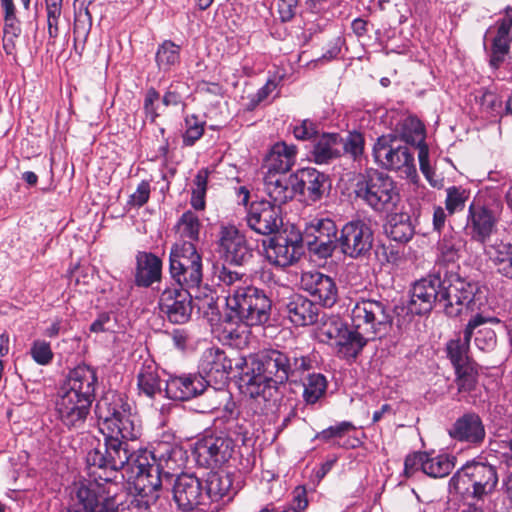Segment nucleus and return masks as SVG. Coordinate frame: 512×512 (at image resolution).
<instances>
[{"instance_id": "1", "label": "nucleus", "mask_w": 512, "mask_h": 512, "mask_svg": "<svg viewBox=\"0 0 512 512\" xmlns=\"http://www.w3.org/2000/svg\"><path fill=\"white\" fill-rule=\"evenodd\" d=\"M310 355L298 349L266 348L250 355L239 377L240 391L252 399L271 400L287 382L313 369Z\"/></svg>"}, {"instance_id": "2", "label": "nucleus", "mask_w": 512, "mask_h": 512, "mask_svg": "<svg viewBox=\"0 0 512 512\" xmlns=\"http://www.w3.org/2000/svg\"><path fill=\"white\" fill-rule=\"evenodd\" d=\"M479 292L477 282L449 267L439 266L414 283L408 309L412 314L424 315L438 306L447 316L457 317L464 310L475 309Z\"/></svg>"}, {"instance_id": "3", "label": "nucleus", "mask_w": 512, "mask_h": 512, "mask_svg": "<svg viewBox=\"0 0 512 512\" xmlns=\"http://www.w3.org/2000/svg\"><path fill=\"white\" fill-rule=\"evenodd\" d=\"M97 387L96 368L80 364L68 372L55 403L58 419L65 427L79 429L84 426Z\"/></svg>"}, {"instance_id": "4", "label": "nucleus", "mask_w": 512, "mask_h": 512, "mask_svg": "<svg viewBox=\"0 0 512 512\" xmlns=\"http://www.w3.org/2000/svg\"><path fill=\"white\" fill-rule=\"evenodd\" d=\"M181 453L180 449L167 448L165 453L158 457L154 452H143L138 455L132 463L131 472L134 474L133 486L141 497L144 506L139 507V512H152L150 503L159 498V493L164 481L171 482L174 469L177 463L176 456Z\"/></svg>"}, {"instance_id": "5", "label": "nucleus", "mask_w": 512, "mask_h": 512, "mask_svg": "<svg viewBox=\"0 0 512 512\" xmlns=\"http://www.w3.org/2000/svg\"><path fill=\"white\" fill-rule=\"evenodd\" d=\"M95 414L101 433L120 435L128 440H136L141 434L137 417L132 413V406L124 393L106 391L96 402Z\"/></svg>"}, {"instance_id": "6", "label": "nucleus", "mask_w": 512, "mask_h": 512, "mask_svg": "<svg viewBox=\"0 0 512 512\" xmlns=\"http://www.w3.org/2000/svg\"><path fill=\"white\" fill-rule=\"evenodd\" d=\"M226 306L228 313L223 319L225 324L261 326L271 317V299L265 290L253 285L237 287L226 298Z\"/></svg>"}, {"instance_id": "7", "label": "nucleus", "mask_w": 512, "mask_h": 512, "mask_svg": "<svg viewBox=\"0 0 512 512\" xmlns=\"http://www.w3.org/2000/svg\"><path fill=\"white\" fill-rule=\"evenodd\" d=\"M502 211V201L492 196H477L468 206L464 233L471 242L481 245L484 253L487 246H493L491 238L497 233Z\"/></svg>"}, {"instance_id": "8", "label": "nucleus", "mask_w": 512, "mask_h": 512, "mask_svg": "<svg viewBox=\"0 0 512 512\" xmlns=\"http://www.w3.org/2000/svg\"><path fill=\"white\" fill-rule=\"evenodd\" d=\"M94 479L74 481L68 488L69 497L65 512H115L118 508L115 484Z\"/></svg>"}, {"instance_id": "9", "label": "nucleus", "mask_w": 512, "mask_h": 512, "mask_svg": "<svg viewBox=\"0 0 512 512\" xmlns=\"http://www.w3.org/2000/svg\"><path fill=\"white\" fill-rule=\"evenodd\" d=\"M354 193L356 198L380 213L394 211L401 200L393 178L377 169H367L359 175Z\"/></svg>"}, {"instance_id": "10", "label": "nucleus", "mask_w": 512, "mask_h": 512, "mask_svg": "<svg viewBox=\"0 0 512 512\" xmlns=\"http://www.w3.org/2000/svg\"><path fill=\"white\" fill-rule=\"evenodd\" d=\"M104 435V443L91 449L86 456L89 475L99 480L112 483L116 473L129 463L132 455L128 449V439L120 435Z\"/></svg>"}, {"instance_id": "11", "label": "nucleus", "mask_w": 512, "mask_h": 512, "mask_svg": "<svg viewBox=\"0 0 512 512\" xmlns=\"http://www.w3.org/2000/svg\"><path fill=\"white\" fill-rule=\"evenodd\" d=\"M451 482L458 492L476 503L496 490L498 473L496 467L489 463L472 461L463 465L453 475Z\"/></svg>"}, {"instance_id": "12", "label": "nucleus", "mask_w": 512, "mask_h": 512, "mask_svg": "<svg viewBox=\"0 0 512 512\" xmlns=\"http://www.w3.org/2000/svg\"><path fill=\"white\" fill-rule=\"evenodd\" d=\"M351 322L376 340L390 331L393 315L387 300L361 297L351 309Z\"/></svg>"}, {"instance_id": "13", "label": "nucleus", "mask_w": 512, "mask_h": 512, "mask_svg": "<svg viewBox=\"0 0 512 512\" xmlns=\"http://www.w3.org/2000/svg\"><path fill=\"white\" fill-rule=\"evenodd\" d=\"M169 273L175 285L198 288L203 280L202 256L194 243H174L169 253Z\"/></svg>"}, {"instance_id": "14", "label": "nucleus", "mask_w": 512, "mask_h": 512, "mask_svg": "<svg viewBox=\"0 0 512 512\" xmlns=\"http://www.w3.org/2000/svg\"><path fill=\"white\" fill-rule=\"evenodd\" d=\"M375 162L382 168L400 171L406 177L416 176L414 152L407 145H401L397 135L380 136L373 147Z\"/></svg>"}, {"instance_id": "15", "label": "nucleus", "mask_w": 512, "mask_h": 512, "mask_svg": "<svg viewBox=\"0 0 512 512\" xmlns=\"http://www.w3.org/2000/svg\"><path fill=\"white\" fill-rule=\"evenodd\" d=\"M338 229L330 218H314L305 224L301 235L302 244L319 258L331 257L338 246Z\"/></svg>"}, {"instance_id": "16", "label": "nucleus", "mask_w": 512, "mask_h": 512, "mask_svg": "<svg viewBox=\"0 0 512 512\" xmlns=\"http://www.w3.org/2000/svg\"><path fill=\"white\" fill-rule=\"evenodd\" d=\"M170 483L172 484V499L178 510L191 512L200 509L201 506H206L204 482L195 473L181 472L178 475H173ZM201 510L203 509L201 508Z\"/></svg>"}, {"instance_id": "17", "label": "nucleus", "mask_w": 512, "mask_h": 512, "mask_svg": "<svg viewBox=\"0 0 512 512\" xmlns=\"http://www.w3.org/2000/svg\"><path fill=\"white\" fill-rule=\"evenodd\" d=\"M217 252L220 258L229 265L244 266L254 255V250L235 226H221L217 239Z\"/></svg>"}, {"instance_id": "18", "label": "nucleus", "mask_w": 512, "mask_h": 512, "mask_svg": "<svg viewBox=\"0 0 512 512\" xmlns=\"http://www.w3.org/2000/svg\"><path fill=\"white\" fill-rule=\"evenodd\" d=\"M189 289L173 284L161 291L158 307L170 323L181 325L191 319L193 299Z\"/></svg>"}, {"instance_id": "19", "label": "nucleus", "mask_w": 512, "mask_h": 512, "mask_svg": "<svg viewBox=\"0 0 512 512\" xmlns=\"http://www.w3.org/2000/svg\"><path fill=\"white\" fill-rule=\"evenodd\" d=\"M373 245V231L363 220H351L340 230L338 246L347 257L357 259L369 254Z\"/></svg>"}, {"instance_id": "20", "label": "nucleus", "mask_w": 512, "mask_h": 512, "mask_svg": "<svg viewBox=\"0 0 512 512\" xmlns=\"http://www.w3.org/2000/svg\"><path fill=\"white\" fill-rule=\"evenodd\" d=\"M247 226L257 234H276L283 224L281 208L268 200L253 201L246 213Z\"/></svg>"}, {"instance_id": "21", "label": "nucleus", "mask_w": 512, "mask_h": 512, "mask_svg": "<svg viewBox=\"0 0 512 512\" xmlns=\"http://www.w3.org/2000/svg\"><path fill=\"white\" fill-rule=\"evenodd\" d=\"M303 254V244L300 233L277 234L271 237L265 245L267 260L279 267H287L298 261Z\"/></svg>"}, {"instance_id": "22", "label": "nucleus", "mask_w": 512, "mask_h": 512, "mask_svg": "<svg viewBox=\"0 0 512 512\" xmlns=\"http://www.w3.org/2000/svg\"><path fill=\"white\" fill-rule=\"evenodd\" d=\"M300 286L323 307L331 308L338 299V287L335 280L319 271L304 272Z\"/></svg>"}, {"instance_id": "23", "label": "nucleus", "mask_w": 512, "mask_h": 512, "mask_svg": "<svg viewBox=\"0 0 512 512\" xmlns=\"http://www.w3.org/2000/svg\"><path fill=\"white\" fill-rule=\"evenodd\" d=\"M292 181L295 194L310 202L319 201L330 186L328 175L313 167L298 169L292 173Z\"/></svg>"}, {"instance_id": "24", "label": "nucleus", "mask_w": 512, "mask_h": 512, "mask_svg": "<svg viewBox=\"0 0 512 512\" xmlns=\"http://www.w3.org/2000/svg\"><path fill=\"white\" fill-rule=\"evenodd\" d=\"M483 318L481 314H476L466 324L463 331V337L451 339L446 344V354L454 369L475 364V361L469 356L470 342L474 330L483 325Z\"/></svg>"}, {"instance_id": "25", "label": "nucleus", "mask_w": 512, "mask_h": 512, "mask_svg": "<svg viewBox=\"0 0 512 512\" xmlns=\"http://www.w3.org/2000/svg\"><path fill=\"white\" fill-rule=\"evenodd\" d=\"M163 262L152 252L138 251L135 257L133 283L139 288H150L162 280Z\"/></svg>"}, {"instance_id": "26", "label": "nucleus", "mask_w": 512, "mask_h": 512, "mask_svg": "<svg viewBox=\"0 0 512 512\" xmlns=\"http://www.w3.org/2000/svg\"><path fill=\"white\" fill-rule=\"evenodd\" d=\"M199 370L205 375V381L224 382L232 371V361L218 347L206 349L200 358Z\"/></svg>"}, {"instance_id": "27", "label": "nucleus", "mask_w": 512, "mask_h": 512, "mask_svg": "<svg viewBox=\"0 0 512 512\" xmlns=\"http://www.w3.org/2000/svg\"><path fill=\"white\" fill-rule=\"evenodd\" d=\"M496 33L491 42L489 65L499 69L510 53L512 44V17L505 15L495 23Z\"/></svg>"}, {"instance_id": "28", "label": "nucleus", "mask_w": 512, "mask_h": 512, "mask_svg": "<svg viewBox=\"0 0 512 512\" xmlns=\"http://www.w3.org/2000/svg\"><path fill=\"white\" fill-rule=\"evenodd\" d=\"M449 435L457 441L478 446L483 443L486 431L481 417L475 412H468L455 421Z\"/></svg>"}, {"instance_id": "29", "label": "nucleus", "mask_w": 512, "mask_h": 512, "mask_svg": "<svg viewBox=\"0 0 512 512\" xmlns=\"http://www.w3.org/2000/svg\"><path fill=\"white\" fill-rule=\"evenodd\" d=\"M285 313L295 326L304 327L317 323L320 309L316 303L301 294H293L284 304Z\"/></svg>"}, {"instance_id": "30", "label": "nucleus", "mask_w": 512, "mask_h": 512, "mask_svg": "<svg viewBox=\"0 0 512 512\" xmlns=\"http://www.w3.org/2000/svg\"><path fill=\"white\" fill-rule=\"evenodd\" d=\"M205 378L201 375L170 376L166 381L165 393L169 399L186 401L205 390Z\"/></svg>"}, {"instance_id": "31", "label": "nucleus", "mask_w": 512, "mask_h": 512, "mask_svg": "<svg viewBox=\"0 0 512 512\" xmlns=\"http://www.w3.org/2000/svg\"><path fill=\"white\" fill-rule=\"evenodd\" d=\"M263 189L272 204H277L280 208L296 195L292 174L287 175V173L265 172Z\"/></svg>"}, {"instance_id": "32", "label": "nucleus", "mask_w": 512, "mask_h": 512, "mask_svg": "<svg viewBox=\"0 0 512 512\" xmlns=\"http://www.w3.org/2000/svg\"><path fill=\"white\" fill-rule=\"evenodd\" d=\"M370 341L374 339L364 334L358 326L348 328L346 325L335 345L339 355L347 360H355Z\"/></svg>"}, {"instance_id": "33", "label": "nucleus", "mask_w": 512, "mask_h": 512, "mask_svg": "<svg viewBox=\"0 0 512 512\" xmlns=\"http://www.w3.org/2000/svg\"><path fill=\"white\" fill-rule=\"evenodd\" d=\"M297 146L284 141L275 143L265 159L266 172L287 173L296 162Z\"/></svg>"}, {"instance_id": "34", "label": "nucleus", "mask_w": 512, "mask_h": 512, "mask_svg": "<svg viewBox=\"0 0 512 512\" xmlns=\"http://www.w3.org/2000/svg\"><path fill=\"white\" fill-rule=\"evenodd\" d=\"M204 482L206 505L209 501H219L224 497L231 500L238 489L233 487V475L224 472H209Z\"/></svg>"}, {"instance_id": "35", "label": "nucleus", "mask_w": 512, "mask_h": 512, "mask_svg": "<svg viewBox=\"0 0 512 512\" xmlns=\"http://www.w3.org/2000/svg\"><path fill=\"white\" fill-rule=\"evenodd\" d=\"M342 136L339 133H323L315 139L311 155L316 164H328L342 156Z\"/></svg>"}, {"instance_id": "36", "label": "nucleus", "mask_w": 512, "mask_h": 512, "mask_svg": "<svg viewBox=\"0 0 512 512\" xmlns=\"http://www.w3.org/2000/svg\"><path fill=\"white\" fill-rule=\"evenodd\" d=\"M465 245L463 238L455 231L445 233L437 243V260L434 269L439 266L448 267L454 265L460 258V253Z\"/></svg>"}, {"instance_id": "37", "label": "nucleus", "mask_w": 512, "mask_h": 512, "mask_svg": "<svg viewBox=\"0 0 512 512\" xmlns=\"http://www.w3.org/2000/svg\"><path fill=\"white\" fill-rule=\"evenodd\" d=\"M235 441L231 436H215L204 439L200 446L202 454L207 455L215 465L227 462L235 451Z\"/></svg>"}, {"instance_id": "38", "label": "nucleus", "mask_w": 512, "mask_h": 512, "mask_svg": "<svg viewBox=\"0 0 512 512\" xmlns=\"http://www.w3.org/2000/svg\"><path fill=\"white\" fill-rule=\"evenodd\" d=\"M484 254L499 275L512 281V243L497 240L493 246H487Z\"/></svg>"}, {"instance_id": "39", "label": "nucleus", "mask_w": 512, "mask_h": 512, "mask_svg": "<svg viewBox=\"0 0 512 512\" xmlns=\"http://www.w3.org/2000/svg\"><path fill=\"white\" fill-rule=\"evenodd\" d=\"M399 142H405L404 145H411L415 149L421 145H427L425 142L426 130L424 124L415 116H408L403 119L397 127Z\"/></svg>"}, {"instance_id": "40", "label": "nucleus", "mask_w": 512, "mask_h": 512, "mask_svg": "<svg viewBox=\"0 0 512 512\" xmlns=\"http://www.w3.org/2000/svg\"><path fill=\"white\" fill-rule=\"evenodd\" d=\"M387 235L394 241L407 243L414 236L415 230L407 213H394L385 226Z\"/></svg>"}, {"instance_id": "41", "label": "nucleus", "mask_w": 512, "mask_h": 512, "mask_svg": "<svg viewBox=\"0 0 512 512\" xmlns=\"http://www.w3.org/2000/svg\"><path fill=\"white\" fill-rule=\"evenodd\" d=\"M92 28V15L88 7L80 8L74 13L73 34L74 49L81 55Z\"/></svg>"}, {"instance_id": "42", "label": "nucleus", "mask_w": 512, "mask_h": 512, "mask_svg": "<svg viewBox=\"0 0 512 512\" xmlns=\"http://www.w3.org/2000/svg\"><path fill=\"white\" fill-rule=\"evenodd\" d=\"M328 387L326 377L321 373H310L303 381V401L306 405H315L325 397Z\"/></svg>"}, {"instance_id": "43", "label": "nucleus", "mask_w": 512, "mask_h": 512, "mask_svg": "<svg viewBox=\"0 0 512 512\" xmlns=\"http://www.w3.org/2000/svg\"><path fill=\"white\" fill-rule=\"evenodd\" d=\"M137 386L140 393L151 399L161 393V380L154 364H143L137 375Z\"/></svg>"}, {"instance_id": "44", "label": "nucleus", "mask_w": 512, "mask_h": 512, "mask_svg": "<svg viewBox=\"0 0 512 512\" xmlns=\"http://www.w3.org/2000/svg\"><path fill=\"white\" fill-rule=\"evenodd\" d=\"M180 46L171 40H165L158 46L155 61L160 70L169 71L180 62Z\"/></svg>"}, {"instance_id": "45", "label": "nucleus", "mask_w": 512, "mask_h": 512, "mask_svg": "<svg viewBox=\"0 0 512 512\" xmlns=\"http://www.w3.org/2000/svg\"><path fill=\"white\" fill-rule=\"evenodd\" d=\"M454 459V457H450L447 454L430 457L426 453L424 474L432 478H443L449 475L454 468Z\"/></svg>"}, {"instance_id": "46", "label": "nucleus", "mask_w": 512, "mask_h": 512, "mask_svg": "<svg viewBox=\"0 0 512 512\" xmlns=\"http://www.w3.org/2000/svg\"><path fill=\"white\" fill-rule=\"evenodd\" d=\"M209 174L210 171L208 170V168H201L200 170H198L193 179V188L191 192L190 203L195 210H204L205 208V196L207 191Z\"/></svg>"}, {"instance_id": "47", "label": "nucleus", "mask_w": 512, "mask_h": 512, "mask_svg": "<svg viewBox=\"0 0 512 512\" xmlns=\"http://www.w3.org/2000/svg\"><path fill=\"white\" fill-rule=\"evenodd\" d=\"M346 324L336 315H323L318 327L319 337L323 342L338 340Z\"/></svg>"}, {"instance_id": "48", "label": "nucleus", "mask_w": 512, "mask_h": 512, "mask_svg": "<svg viewBox=\"0 0 512 512\" xmlns=\"http://www.w3.org/2000/svg\"><path fill=\"white\" fill-rule=\"evenodd\" d=\"M190 94V86L187 82L182 80H174L167 87L162 103L164 106H178L185 105V99Z\"/></svg>"}, {"instance_id": "49", "label": "nucleus", "mask_w": 512, "mask_h": 512, "mask_svg": "<svg viewBox=\"0 0 512 512\" xmlns=\"http://www.w3.org/2000/svg\"><path fill=\"white\" fill-rule=\"evenodd\" d=\"M469 197L470 192L462 186L446 188L445 209L448 214L454 215L455 213L462 212Z\"/></svg>"}, {"instance_id": "50", "label": "nucleus", "mask_w": 512, "mask_h": 512, "mask_svg": "<svg viewBox=\"0 0 512 512\" xmlns=\"http://www.w3.org/2000/svg\"><path fill=\"white\" fill-rule=\"evenodd\" d=\"M365 148L364 135L357 131H349L345 137L342 136L341 150L342 155H349L354 161L359 160Z\"/></svg>"}, {"instance_id": "51", "label": "nucleus", "mask_w": 512, "mask_h": 512, "mask_svg": "<svg viewBox=\"0 0 512 512\" xmlns=\"http://www.w3.org/2000/svg\"><path fill=\"white\" fill-rule=\"evenodd\" d=\"M177 227L180 236L188 239L187 241L194 243L199 240L201 223L194 212L190 210L184 212L178 220Z\"/></svg>"}, {"instance_id": "52", "label": "nucleus", "mask_w": 512, "mask_h": 512, "mask_svg": "<svg viewBox=\"0 0 512 512\" xmlns=\"http://www.w3.org/2000/svg\"><path fill=\"white\" fill-rule=\"evenodd\" d=\"M454 371L455 383L459 393H469L476 388L478 380V370L476 363L454 369Z\"/></svg>"}, {"instance_id": "53", "label": "nucleus", "mask_w": 512, "mask_h": 512, "mask_svg": "<svg viewBox=\"0 0 512 512\" xmlns=\"http://www.w3.org/2000/svg\"><path fill=\"white\" fill-rule=\"evenodd\" d=\"M205 123L192 114L185 118V132L182 135L183 146H193L204 134Z\"/></svg>"}, {"instance_id": "54", "label": "nucleus", "mask_w": 512, "mask_h": 512, "mask_svg": "<svg viewBox=\"0 0 512 512\" xmlns=\"http://www.w3.org/2000/svg\"><path fill=\"white\" fill-rule=\"evenodd\" d=\"M475 98L481 108L492 115L499 113L502 107V100L500 96L489 89H480L479 95Z\"/></svg>"}, {"instance_id": "55", "label": "nucleus", "mask_w": 512, "mask_h": 512, "mask_svg": "<svg viewBox=\"0 0 512 512\" xmlns=\"http://www.w3.org/2000/svg\"><path fill=\"white\" fill-rule=\"evenodd\" d=\"M354 430H356V426L352 422L342 421L322 430L317 434L316 438L324 442H329L332 439L343 438L346 434Z\"/></svg>"}, {"instance_id": "56", "label": "nucleus", "mask_w": 512, "mask_h": 512, "mask_svg": "<svg viewBox=\"0 0 512 512\" xmlns=\"http://www.w3.org/2000/svg\"><path fill=\"white\" fill-rule=\"evenodd\" d=\"M292 132L298 140L308 141L316 139L319 134L318 124L310 119L296 121L292 126Z\"/></svg>"}, {"instance_id": "57", "label": "nucleus", "mask_w": 512, "mask_h": 512, "mask_svg": "<svg viewBox=\"0 0 512 512\" xmlns=\"http://www.w3.org/2000/svg\"><path fill=\"white\" fill-rule=\"evenodd\" d=\"M160 99V93L154 87H150L147 89L144 100H143V110L145 116L151 123H154L156 119L160 116L158 112V101Z\"/></svg>"}, {"instance_id": "58", "label": "nucleus", "mask_w": 512, "mask_h": 512, "mask_svg": "<svg viewBox=\"0 0 512 512\" xmlns=\"http://www.w3.org/2000/svg\"><path fill=\"white\" fill-rule=\"evenodd\" d=\"M199 396L203 397V400L207 402L203 412H213L220 408L226 397L225 391H219L214 387L209 386L205 383V390L201 392Z\"/></svg>"}, {"instance_id": "59", "label": "nucleus", "mask_w": 512, "mask_h": 512, "mask_svg": "<svg viewBox=\"0 0 512 512\" xmlns=\"http://www.w3.org/2000/svg\"><path fill=\"white\" fill-rule=\"evenodd\" d=\"M30 354L32 359L39 365H48L53 359L50 344L45 341H35L30 349Z\"/></svg>"}, {"instance_id": "60", "label": "nucleus", "mask_w": 512, "mask_h": 512, "mask_svg": "<svg viewBox=\"0 0 512 512\" xmlns=\"http://www.w3.org/2000/svg\"><path fill=\"white\" fill-rule=\"evenodd\" d=\"M474 342L479 350L491 352L497 345L496 332L491 328L481 329L477 332Z\"/></svg>"}, {"instance_id": "61", "label": "nucleus", "mask_w": 512, "mask_h": 512, "mask_svg": "<svg viewBox=\"0 0 512 512\" xmlns=\"http://www.w3.org/2000/svg\"><path fill=\"white\" fill-rule=\"evenodd\" d=\"M425 460V452H415L407 455L404 461V475L409 478L418 471H422L424 473Z\"/></svg>"}, {"instance_id": "62", "label": "nucleus", "mask_w": 512, "mask_h": 512, "mask_svg": "<svg viewBox=\"0 0 512 512\" xmlns=\"http://www.w3.org/2000/svg\"><path fill=\"white\" fill-rule=\"evenodd\" d=\"M46 12V24H47V33H48V46H54L56 43V39L60 33V19L62 15V10L59 11H45Z\"/></svg>"}, {"instance_id": "63", "label": "nucleus", "mask_w": 512, "mask_h": 512, "mask_svg": "<svg viewBox=\"0 0 512 512\" xmlns=\"http://www.w3.org/2000/svg\"><path fill=\"white\" fill-rule=\"evenodd\" d=\"M276 87V81L269 79L264 86L258 89V91L255 94L249 96L247 110H254L261 102L267 99V97L276 89Z\"/></svg>"}, {"instance_id": "64", "label": "nucleus", "mask_w": 512, "mask_h": 512, "mask_svg": "<svg viewBox=\"0 0 512 512\" xmlns=\"http://www.w3.org/2000/svg\"><path fill=\"white\" fill-rule=\"evenodd\" d=\"M150 192V183L146 180H142L138 184L136 191L130 196L128 204L138 208L144 206L149 201Z\"/></svg>"}]
</instances>
